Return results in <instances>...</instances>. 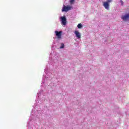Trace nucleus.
<instances>
[{
    "label": "nucleus",
    "instance_id": "nucleus-8",
    "mask_svg": "<svg viewBox=\"0 0 129 129\" xmlns=\"http://www.w3.org/2000/svg\"><path fill=\"white\" fill-rule=\"evenodd\" d=\"M63 48H64V44L63 43H61V45L60 47V49H63Z\"/></svg>",
    "mask_w": 129,
    "mask_h": 129
},
{
    "label": "nucleus",
    "instance_id": "nucleus-11",
    "mask_svg": "<svg viewBox=\"0 0 129 129\" xmlns=\"http://www.w3.org/2000/svg\"><path fill=\"white\" fill-rule=\"evenodd\" d=\"M121 3H122V1H121Z\"/></svg>",
    "mask_w": 129,
    "mask_h": 129
},
{
    "label": "nucleus",
    "instance_id": "nucleus-3",
    "mask_svg": "<svg viewBox=\"0 0 129 129\" xmlns=\"http://www.w3.org/2000/svg\"><path fill=\"white\" fill-rule=\"evenodd\" d=\"M55 33L58 39H61L62 36V31H55Z\"/></svg>",
    "mask_w": 129,
    "mask_h": 129
},
{
    "label": "nucleus",
    "instance_id": "nucleus-5",
    "mask_svg": "<svg viewBox=\"0 0 129 129\" xmlns=\"http://www.w3.org/2000/svg\"><path fill=\"white\" fill-rule=\"evenodd\" d=\"M61 24L62 25H63V26L66 25V18L65 17H62L61 18Z\"/></svg>",
    "mask_w": 129,
    "mask_h": 129
},
{
    "label": "nucleus",
    "instance_id": "nucleus-9",
    "mask_svg": "<svg viewBox=\"0 0 129 129\" xmlns=\"http://www.w3.org/2000/svg\"><path fill=\"white\" fill-rule=\"evenodd\" d=\"M75 0H70V4H72L73 3H74Z\"/></svg>",
    "mask_w": 129,
    "mask_h": 129
},
{
    "label": "nucleus",
    "instance_id": "nucleus-10",
    "mask_svg": "<svg viewBox=\"0 0 129 129\" xmlns=\"http://www.w3.org/2000/svg\"><path fill=\"white\" fill-rule=\"evenodd\" d=\"M112 1L111 0H107V2H106V3H108V4H109V3H111Z\"/></svg>",
    "mask_w": 129,
    "mask_h": 129
},
{
    "label": "nucleus",
    "instance_id": "nucleus-2",
    "mask_svg": "<svg viewBox=\"0 0 129 129\" xmlns=\"http://www.w3.org/2000/svg\"><path fill=\"white\" fill-rule=\"evenodd\" d=\"M71 10V7L63 6L61 12H68Z\"/></svg>",
    "mask_w": 129,
    "mask_h": 129
},
{
    "label": "nucleus",
    "instance_id": "nucleus-7",
    "mask_svg": "<svg viewBox=\"0 0 129 129\" xmlns=\"http://www.w3.org/2000/svg\"><path fill=\"white\" fill-rule=\"evenodd\" d=\"M77 27L78 29H81V28H82V24H81V23H80L78 25Z\"/></svg>",
    "mask_w": 129,
    "mask_h": 129
},
{
    "label": "nucleus",
    "instance_id": "nucleus-1",
    "mask_svg": "<svg viewBox=\"0 0 129 129\" xmlns=\"http://www.w3.org/2000/svg\"><path fill=\"white\" fill-rule=\"evenodd\" d=\"M121 19H122L124 22L129 21V14L122 16Z\"/></svg>",
    "mask_w": 129,
    "mask_h": 129
},
{
    "label": "nucleus",
    "instance_id": "nucleus-4",
    "mask_svg": "<svg viewBox=\"0 0 129 129\" xmlns=\"http://www.w3.org/2000/svg\"><path fill=\"white\" fill-rule=\"evenodd\" d=\"M103 5L106 10H109V4H108V2H103Z\"/></svg>",
    "mask_w": 129,
    "mask_h": 129
},
{
    "label": "nucleus",
    "instance_id": "nucleus-6",
    "mask_svg": "<svg viewBox=\"0 0 129 129\" xmlns=\"http://www.w3.org/2000/svg\"><path fill=\"white\" fill-rule=\"evenodd\" d=\"M75 34L77 38H78V39H80V38H81V35L80 34V33H79V32H78V31H75Z\"/></svg>",
    "mask_w": 129,
    "mask_h": 129
}]
</instances>
